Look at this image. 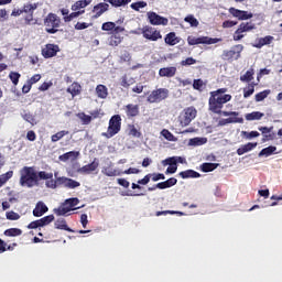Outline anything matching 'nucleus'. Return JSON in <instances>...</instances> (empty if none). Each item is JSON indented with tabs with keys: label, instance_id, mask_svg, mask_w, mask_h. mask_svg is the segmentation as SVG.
<instances>
[{
	"label": "nucleus",
	"instance_id": "obj_1",
	"mask_svg": "<svg viewBox=\"0 0 282 282\" xmlns=\"http://www.w3.org/2000/svg\"><path fill=\"white\" fill-rule=\"evenodd\" d=\"M39 184V175L35 173L34 167L24 166L20 170V185L32 188Z\"/></svg>",
	"mask_w": 282,
	"mask_h": 282
},
{
	"label": "nucleus",
	"instance_id": "obj_2",
	"mask_svg": "<svg viewBox=\"0 0 282 282\" xmlns=\"http://www.w3.org/2000/svg\"><path fill=\"white\" fill-rule=\"evenodd\" d=\"M230 100H232V96L230 95H218L210 93L209 111H213V113H221L224 105H226V102H230Z\"/></svg>",
	"mask_w": 282,
	"mask_h": 282
},
{
	"label": "nucleus",
	"instance_id": "obj_3",
	"mask_svg": "<svg viewBox=\"0 0 282 282\" xmlns=\"http://www.w3.org/2000/svg\"><path fill=\"white\" fill-rule=\"evenodd\" d=\"M79 202L80 200H78V198H68L58 208H55L54 213L57 217H65V215L70 213V210H78V208H80L76 207Z\"/></svg>",
	"mask_w": 282,
	"mask_h": 282
},
{
	"label": "nucleus",
	"instance_id": "obj_4",
	"mask_svg": "<svg viewBox=\"0 0 282 282\" xmlns=\"http://www.w3.org/2000/svg\"><path fill=\"white\" fill-rule=\"evenodd\" d=\"M121 121H122V118H120V115L112 116L111 119L109 120L108 130L107 132H104L102 135L109 139L120 133Z\"/></svg>",
	"mask_w": 282,
	"mask_h": 282
},
{
	"label": "nucleus",
	"instance_id": "obj_5",
	"mask_svg": "<svg viewBox=\"0 0 282 282\" xmlns=\"http://www.w3.org/2000/svg\"><path fill=\"white\" fill-rule=\"evenodd\" d=\"M44 25L48 34H56L58 32L56 28H61V18L55 13H48L44 20Z\"/></svg>",
	"mask_w": 282,
	"mask_h": 282
},
{
	"label": "nucleus",
	"instance_id": "obj_6",
	"mask_svg": "<svg viewBox=\"0 0 282 282\" xmlns=\"http://www.w3.org/2000/svg\"><path fill=\"white\" fill-rule=\"evenodd\" d=\"M188 45H215V43H221V39L218 37H209V36H200L196 37L189 35L187 37Z\"/></svg>",
	"mask_w": 282,
	"mask_h": 282
},
{
	"label": "nucleus",
	"instance_id": "obj_7",
	"mask_svg": "<svg viewBox=\"0 0 282 282\" xmlns=\"http://www.w3.org/2000/svg\"><path fill=\"white\" fill-rule=\"evenodd\" d=\"M241 52H243V45L238 44L234 47H231V50H226L223 52L221 58L223 61H239V58H241Z\"/></svg>",
	"mask_w": 282,
	"mask_h": 282
},
{
	"label": "nucleus",
	"instance_id": "obj_8",
	"mask_svg": "<svg viewBox=\"0 0 282 282\" xmlns=\"http://www.w3.org/2000/svg\"><path fill=\"white\" fill-rule=\"evenodd\" d=\"M141 34L143 35V39H147V41H160L162 39V33L150 25H145L141 29Z\"/></svg>",
	"mask_w": 282,
	"mask_h": 282
},
{
	"label": "nucleus",
	"instance_id": "obj_9",
	"mask_svg": "<svg viewBox=\"0 0 282 282\" xmlns=\"http://www.w3.org/2000/svg\"><path fill=\"white\" fill-rule=\"evenodd\" d=\"M197 116V110L194 107L186 108L180 116V122L182 127H188L189 122H193Z\"/></svg>",
	"mask_w": 282,
	"mask_h": 282
},
{
	"label": "nucleus",
	"instance_id": "obj_10",
	"mask_svg": "<svg viewBox=\"0 0 282 282\" xmlns=\"http://www.w3.org/2000/svg\"><path fill=\"white\" fill-rule=\"evenodd\" d=\"M169 98V89L166 88H159L156 90H153L148 96V102H162V100H166Z\"/></svg>",
	"mask_w": 282,
	"mask_h": 282
},
{
	"label": "nucleus",
	"instance_id": "obj_11",
	"mask_svg": "<svg viewBox=\"0 0 282 282\" xmlns=\"http://www.w3.org/2000/svg\"><path fill=\"white\" fill-rule=\"evenodd\" d=\"M147 14L149 23H151V25H169V19L151 11Z\"/></svg>",
	"mask_w": 282,
	"mask_h": 282
},
{
	"label": "nucleus",
	"instance_id": "obj_12",
	"mask_svg": "<svg viewBox=\"0 0 282 282\" xmlns=\"http://www.w3.org/2000/svg\"><path fill=\"white\" fill-rule=\"evenodd\" d=\"M229 13L238 21H248V19H252V13L236 8H230Z\"/></svg>",
	"mask_w": 282,
	"mask_h": 282
},
{
	"label": "nucleus",
	"instance_id": "obj_13",
	"mask_svg": "<svg viewBox=\"0 0 282 282\" xmlns=\"http://www.w3.org/2000/svg\"><path fill=\"white\" fill-rule=\"evenodd\" d=\"M58 52H59L58 45L46 44L45 47L42 48V56H44V58H53V56H56Z\"/></svg>",
	"mask_w": 282,
	"mask_h": 282
},
{
	"label": "nucleus",
	"instance_id": "obj_14",
	"mask_svg": "<svg viewBox=\"0 0 282 282\" xmlns=\"http://www.w3.org/2000/svg\"><path fill=\"white\" fill-rule=\"evenodd\" d=\"M221 116H225L230 121V124H243V117H239V112L237 111H223Z\"/></svg>",
	"mask_w": 282,
	"mask_h": 282
},
{
	"label": "nucleus",
	"instance_id": "obj_15",
	"mask_svg": "<svg viewBox=\"0 0 282 282\" xmlns=\"http://www.w3.org/2000/svg\"><path fill=\"white\" fill-rule=\"evenodd\" d=\"M100 166V163L97 159H95L91 163L84 165L78 170V173H83L84 175H89V173H94Z\"/></svg>",
	"mask_w": 282,
	"mask_h": 282
},
{
	"label": "nucleus",
	"instance_id": "obj_16",
	"mask_svg": "<svg viewBox=\"0 0 282 282\" xmlns=\"http://www.w3.org/2000/svg\"><path fill=\"white\" fill-rule=\"evenodd\" d=\"M57 182L62 186H65V188H78V186H80V183H78V181L67 178L65 176L58 177Z\"/></svg>",
	"mask_w": 282,
	"mask_h": 282
},
{
	"label": "nucleus",
	"instance_id": "obj_17",
	"mask_svg": "<svg viewBox=\"0 0 282 282\" xmlns=\"http://www.w3.org/2000/svg\"><path fill=\"white\" fill-rule=\"evenodd\" d=\"M175 74H177V67L175 66L163 67L159 70V76L161 78H173Z\"/></svg>",
	"mask_w": 282,
	"mask_h": 282
},
{
	"label": "nucleus",
	"instance_id": "obj_18",
	"mask_svg": "<svg viewBox=\"0 0 282 282\" xmlns=\"http://www.w3.org/2000/svg\"><path fill=\"white\" fill-rule=\"evenodd\" d=\"M101 173H102L104 175H106V177H118V176L122 175V171L116 170V169H113V166H111V165L104 166V167L101 169Z\"/></svg>",
	"mask_w": 282,
	"mask_h": 282
},
{
	"label": "nucleus",
	"instance_id": "obj_19",
	"mask_svg": "<svg viewBox=\"0 0 282 282\" xmlns=\"http://www.w3.org/2000/svg\"><path fill=\"white\" fill-rule=\"evenodd\" d=\"M50 208H47V205L43 202H39L33 209L34 217H43L45 213H47Z\"/></svg>",
	"mask_w": 282,
	"mask_h": 282
},
{
	"label": "nucleus",
	"instance_id": "obj_20",
	"mask_svg": "<svg viewBox=\"0 0 282 282\" xmlns=\"http://www.w3.org/2000/svg\"><path fill=\"white\" fill-rule=\"evenodd\" d=\"M107 10H109V4L101 2L97 6L94 7L93 12H95V19H98V17H102V14H105V12H107Z\"/></svg>",
	"mask_w": 282,
	"mask_h": 282
},
{
	"label": "nucleus",
	"instance_id": "obj_21",
	"mask_svg": "<svg viewBox=\"0 0 282 282\" xmlns=\"http://www.w3.org/2000/svg\"><path fill=\"white\" fill-rule=\"evenodd\" d=\"M186 164V159L182 156H171L162 161L164 166H169V164Z\"/></svg>",
	"mask_w": 282,
	"mask_h": 282
},
{
	"label": "nucleus",
	"instance_id": "obj_22",
	"mask_svg": "<svg viewBox=\"0 0 282 282\" xmlns=\"http://www.w3.org/2000/svg\"><path fill=\"white\" fill-rule=\"evenodd\" d=\"M78 155H80L79 152L70 151V152L59 155L58 160L61 162H69V161L74 162V160H76V158H78Z\"/></svg>",
	"mask_w": 282,
	"mask_h": 282
},
{
	"label": "nucleus",
	"instance_id": "obj_23",
	"mask_svg": "<svg viewBox=\"0 0 282 282\" xmlns=\"http://www.w3.org/2000/svg\"><path fill=\"white\" fill-rule=\"evenodd\" d=\"M91 3V0H78L72 6L73 12H80L84 8H87Z\"/></svg>",
	"mask_w": 282,
	"mask_h": 282
},
{
	"label": "nucleus",
	"instance_id": "obj_24",
	"mask_svg": "<svg viewBox=\"0 0 282 282\" xmlns=\"http://www.w3.org/2000/svg\"><path fill=\"white\" fill-rule=\"evenodd\" d=\"M165 44L166 45H177V43H180V37H177V35L175 34V32H170L165 35L164 37Z\"/></svg>",
	"mask_w": 282,
	"mask_h": 282
},
{
	"label": "nucleus",
	"instance_id": "obj_25",
	"mask_svg": "<svg viewBox=\"0 0 282 282\" xmlns=\"http://www.w3.org/2000/svg\"><path fill=\"white\" fill-rule=\"evenodd\" d=\"M257 142L252 143V142H249L245 145H241L238 150H237V154L238 155H243L246 153H249V151H252L253 149H257Z\"/></svg>",
	"mask_w": 282,
	"mask_h": 282
},
{
	"label": "nucleus",
	"instance_id": "obj_26",
	"mask_svg": "<svg viewBox=\"0 0 282 282\" xmlns=\"http://www.w3.org/2000/svg\"><path fill=\"white\" fill-rule=\"evenodd\" d=\"M180 177H182V180L197 178L202 177V174L194 170H186L180 173Z\"/></svg>",
	"mask_w": 282,
	"mask_h": 282
},
{
	"label": "nucleus",
	"instance_id": "obj_27",
	"mask_svg": "<svg viewBox=\"0 0 282 282\" xmlns=\"http://www.w3.org/2000/svg\"><path fill=\"white\" fill-rule=\"evenodd\" d=\"M274 153H276V147L270 145L268 148L262 149L259 152L258 158H270V155H274Z\"/></svg>",
	"mask_w": 282,
	"mask_h": 282
},
{
	"label": "nucleus",
	"instance_id": "obj_28",
	"mask_svg": "<svg viewBox=\"0 0 282 282\" xmlns=\"http://www.w3.org/2000/svg\"><path fill=\"white\" fill-rule=\"evenodd\" d=\"M120 85L121 87H124V89H129L131 85H135V79L133 77H129V75H123L120 78Z\"/></svg>",
	"mask_w": 282,
	"mask_h": 282
},
{
	"label": "nucleus",
	"instance_id": "obj_29",
	"mask_svg": "<svg viewBox=\"0 0 282 282\" xmlns=\"http://www.w3.org/2000/svg\"><path fill=\"white\" fill-rule=\"evenodd\" d=\"M54 225L57 230H66L67 232H74L72 228L67 227V221L64 218H58Z\"/></svg>",
	"mask_w": 282,
	"mask_h": 282
},
{
	"label": "nucleus",
	"instance_id": "obj_30",
	"mask_svg": "<svg viewBox=\"0 0 282 282\" xmlns=\"http://www.w3.org/2000/svg\"><path fill=\"white\" fill-rule=\"evenodd\" d=\"M251 30H254V23L252 22H247V23H241L239 28L237 29L236 34H243V32H251Z\"/></svg>",
	"mask_w": 282,
	"mask_h": 282
},
{
	"label": "nucleus",
	"instance_id": "obj_31",
	"mask_svg": "<svg viewBox=\"0 0 282 282\" xmlns=\"http://www.w3.org/2000/svg\"><path fill=\"white\" fill-rule=\"evenodd\" d=\"M96 94L98 98H101L102 100H105V98L109 96V89L105 85H98L96 87Z\"/></svg>",
	"mask_w": 282,
	"mask_h": 282
},
{
	"label": "nucleus",
	"instance_id": "obj_32",
	"mask_svg": "<svg viewBox=\"0 0 282 282\" xmlns=\"http://www.w3.org/2000/svg\"><path fill=\"white\" fill-rule=\"evenodd\" d=\"M206 142H208V139L196 137V138L189 139L188 145L189 147H202V145L206 144Z\"/></svg>",
	"mask_w": 282,
	"mask_h": 282
},
{
	"label": "nucleus",
	"instance_id": "obj_33",
	"mask_svg": "<svg viewBox=\"0 0 282 282\" xmlns=\"http://www.w3.org/2000/svg\"><path fill=\"white\" fill-rule=\"evenodd\" d=\"M274 41V37L271 35H268L265 37H261L258 40V44L254 45V47L261 48L263 45H270Z\"/></svg>",
	"mask_w": 282,
	"mask_h": 282
},
{
	"label": "nucleus",
	"instance_id": "obj_34",
	"mask_svg": "<svg viewBox=\"0 0 282 282\" xmlns=\"http://www.w3.org/2000/svg\"><path fill=\"white\" fill-rule=\"evenodd\" d=\"M263 116H265L263 112L253 111V112L247 113L245 118L246 120L252 121V120H261Z\"/></svg>",
	"mask_w": 282,
	"mask_h": 282
},
{
	"label": "nucleus",
	"instance_id": "obj_35",
	"mask_svg": "<svg viewBox=\"0 0 282 282\" xmlns=\"http://www.w3.org/2000/svg\"><path fill=\"white\" fill-rule=\"evenodd\" d=\"M6 237H21L23 235V230L19 228H10L4 231Z\"/></svg>",
	"mask_w": 282,
	"mask_h": 282
},
{
	"label": "nucleus",
	"instance_id": "obj_36",
	"mask_svg": "<svg viewBox=\"0 0 282 282\" xmlns=\"http://www.w3.org/2000/svg\"><path fill=\"white\" fill-rule=\"evenodd\" d=\"M219 166L218 163H203L200 169L203 173H210L212 171H215Z\"/></svg>",
	"mask_w": 282,
	"mask_h": 282
},
{
	"label": "nucleus",
	"instance_id": "obj_37",
	"mask_svg": "<svg viewBox=\"0 0 282 282\" xmlns=\"http://www.w3.org/2000/svg\"><path fill=\"white\" fill-rule=\"evenodd\" d=\"M127 109V116L135 117L139 113L138 105H128L126 106Z\"/></svg>",
	"mask_w": 282,
	"mask_h": 282
},
{
	"label": "nucleus",
	"instance_id": "obj_38",
	"mask_svg": "<svg viewBox=\"0 0 282 282\" xmlns=\"http://www.w3.org/2000/svg\"><path fill=\"white\" fill-rule=\"evenodd\" d=\"M80 14H85V10L75 11V12L70 13L69 15L64 17V21H65V23H69L70 21H74V19H78V17H80Z\"/></svg>",
	"mask_w": 282,
	"mask_h": 282
},
{
	"label": "nucleus",
	"instance_id": "obj_39",
	"mask_svg": "<svg viewBox=\"0 0 282 282\" xmlns=\"http://www.w3.org/2000/svg\"><path fill=\"white\" fill-rule=\"evenodd\" d=\"M184 21L185 23H189L191 28H197L199 25V21L193 14L185 17Z\"/></svg>",
	"mask_w": 282,
	"mask_h": 282
},
{
	"label": "nucleus",
	"instance_id": "obj_40",
	"mask_svg": "<svg viewBox=\"0 0 282 282\" xmlns=\"http://www.w3.org/2000/svg\"><path fill=\"white\" fill-rule=\"evenodd\" d=\"M253 76H254V69L251 68V69L247 70L245 75L240 76V80L242 83H250V80H252Z\"/></svg>",
	"mask_w": 282,
	"mask_h": 282
},
{
	"label": "nucleus",
	"instance_id": "obj_41",
	"mask_svg": "<svg viewBox=\"0 0 282 282\" xmlns=\"http://www.w3.org/2000/svg\"><path fill=\"white\" fill-rule=\"evenodd\" d=\"M14 175L13 171H9L4 174L0 175V188L1 186H3V184H6V182H8V180H12V176Z\"/></svg>",
	"mask_w": 282,
	"mask_h": 282
},
{
	"label": "nucleus",
	"instance_id": "obj_42",
	"mask_svg": "<svg viewBox=\"0 0 282 282\" xmlns=\"http://www.w3.org/2000/svg\"><path fill=\"white\" fill-rule=\"evenodd\" d=\"M67 91L73 96H78V94H80V86L78 85V83H73L70 87L67 88Z\"/></svg>",
	"mask_w": 282,
	"mask_h": 282
},
{
	"label": "nucleus",
	"instance_id": "obj_43",
	"mask_svg": "<svg viewBox=\"0 0 282 282\" xmlns=\"http://www.w3.org/2000/svg\"><path fill=\"white\" fill-rule=\"evenodd\" d=\"M108 43L112 47H118V45H120V43H122V37H120L118 35H112L109 37Z\"/></svg>",
	"mask_w": 282,
	"mask_h": 282
},
{
	"label": "nucleus",
	"instance_id": "obj_44",
	"mask_svg": "<svg viewBox=\"0 0 282 282\" xmlns=\"http://www.w3.org/2000/svg\"><path fill=\"white\" fill-rule=\"evenodd\" d=\"M69 131L62 130L51 137L52 142H58V140H63L65 135H67Z\"/></svg>",
	"mask_w": 282,
	"mask_h": 282
},
{
	"label": "nucleus",
	"instance_id": "obj_45",
	"mask_svg": "<svg viewBox=\"0 0 282 282\" xmlns=\"http://www.w3.org/2000/svg\"><path fill=\"white\" fill-rule=\"evenodd\" d=\"M161 135H163V138H165V140H169V142H176L177 138H175V135H173V133H171V131L164 129L161 131Z\"/></svg>",
	"mask_w": 282,
	"mask_h": 282
},
{
	"label": "nucleus",
	"instance_id": "obj_46",
	"mask_svg": "<svg viewBox=\"0 0 282 282\" xmlns=\"http://www.w3.org/2000/svg\"><path fill=\"white\" fill-rule=\"evenodd\" d=\"M77 118H79L83 124H89L91 122V116L86 115L85 112L77 113Z\"/></svg>",
	"mask_w": 282,
	"mask_h": 282
},
{
	"label": "nucleus",
	"instance_id": "obj_47",
	"mask_svg": "<svg viewBox=\"0 0 282 282\" xmlns=\"http://www.w3.org/2000/svg\"><path fill=\"white\" fill-rule=\"evenodd\" d=\"M53 220H54V215H48L39 219L41 228H43V226H48V224H52Z\"/></svg>",
	"mask_w": 282,
	"mask_h": 282
},
{
	"label": "nucleus",
	"instance_id": "obj_48",
	"mask_svg": "<svg viewBox=\"0 0 282 282\" xmlns=\"http://www.w3.org/2000/svg\"><path fill=\"white\" fill-rule=\"evenodd\" d=\"M6 217L9 221H18V219H21V215L15 212H7Z\"/></svg>",
	"mask_w": 282,
	"mask_h": 282
},
{
	"label": "nucleus",
	"instance_id": "obj_49",
	"mask_svg": "<svg viewBox=\"0 0 282 282\" xmlns=\"http://www.w3.org/2000/svg\"><path fill=\"white\" fill-rule=\"evenodd\" d=\"M267 96H270V90H264L256 95V102L265 100Z\"/></svg>",
	"mask_w": 282,
	"mask_h": 282
},
{
	"label": "nucleus",
	"instance_id": "obj_50",
	"mask_svg": "<svg viewBox=\"0 0 282 282\" xmlns=\"http://www.w3.org/2000/svg\"><path fill=\"white\" fill-rule=\"evenodd\" d=\"M129 129V135H133V138H140V135H142V133H140V131H138V128H135V126L130 124L128 126Z\"/></svg>",
	"mask_w": 282,
	"mask_h": 282
},
{
	"label": "nucleus",
	"instance_id": "obj_51",
	"mask_svg": "<svg viewBox=\"0 0 282 282\" xmlns=\"http://www.w3.org/2000/svg\"><path fill=\"white\" fill-rule=\"evenodd\" d=\"M45 186L46 188H56V186H61V184H58V177L56 178V181H54L53 178H48L45 182Z\"/></svg>",
	"mask_w": 282,
	"mask_h": 282
},
{
	"label": "nucleus",
	"instance_id": "obj_52",
	"mask_svg": "<svg viewBox=\"0 0 282 282\" xmlns=\"http://www.w3.org/2000/svg\"><path fill=\"white\" fill-rule=\"evenodd\" d=\"M130 8H132V10H135V12H140V9L147 8V2L144 1L134 2L130 6Z\"/></svg>",
	"mask_w": 282,
	"mask_h": 282
},
{
	"label": "nucleus",
	"instance_id": "obj_53",
	"mask_svg": "<svg viewBox=\"0 0 282 282\" xmlns=\"http://www.w3.org/2000/svg\"><path fill=\"white\" fill-rule=\"evenodd\" d=\"M9 78L13 83V85H19V78H21V74L17 72H11L9 74Z\"/></svg>",
	"mask_w": 282,
	"mask_h": 282
},
{
	"label": "nucleus",
	"instance_id": "obj_54",
	"mask_svg": "<svg viewBox=\"0 0 282 282\" xmlns=\"http://www.w3.org/2000/svg\"><path fill=\"white\" fill-rule=\"evenodd\" d=\"M37 177H40V180H46V182H47L48 180H52L54 177V174L47 173L45 171H41V172H39Z\"/></svg>",
	"mask_w": 282,
	"mask_h": 282
},
{
	"label": "nucleus",
	"instance_id": "obj_55",
	"mask_svg": "<svg viewBox=\"0 0 282 282\" xmlns=\"http://www.w3.org/2000/svg\"><path fill=\"white\" fill-rule=\"evenodd\" d=\"M127 3H131V0H112L111 6H113V8H122V6H127Z\"/></svg>",
	"mask_w": 282,
	"mask_h": 282
},
{
	"label": "nucleus",
	"instance_id": "obj_56",
	"mask_svg": "<svg viewBox=\"0 0 282 282\" xmlns=\"http://www.w3.org/2000/svg\"><path fill=\"white\" fill-rule=\"evenodd\" d=\"M116 28V23L113 22H106L101 25V30L104 32H111V30H113Z\"/></svg>",
	"mask_w": 282,
	"mask_h": 282
},
{
	"label": "nucleus",
	"instance_id": "obj_57",
	"mask_svg": "<svg viewBox=\"0 0 282 282\" xmlns=\"http://www.w3.org/2000/svg\"><path fill=\"white\" fill-rule=\"evenodd\" d=\"M242 135H245V138H247V140H252V138H259V132L258 131H242L241 132Z\"/></svg>",
	"mask_w": 282,
	"mask_h": 282
},
{
	"label": "nucleus",
	"instance_id": "obj_58",
	"mask_svg": "<svg viewBox=\"0 0 282 282\" xmlns=\"http://www.w3.org/2000/svg\"><path fill=\"white\" fill-rule=\"evenodd\" d=\"M167 169L165 171L166 175H173L174 173H177V164H167Z\"/></svg>",
	"mask_w": 282,
	"mask_h": 282
},
{
	"label": "nucleus",
	"instance_id": "obj_59",
	"mask_svg": "<svg viewBox=\"0 0 282 282\" xmlns=\"http://www.w3.org/2000/svg\"><path fill=\"white\" fill-rule=\"evenodd\" d=\"M87 28H91V23L77 22L75 24V30H87Z\"/></svg>",
	"mask_w": 282,
	"mask_h": 282
},
{
	"label": "nucleus",
	"instance_id": "obj_60",
	"mask_svg": "<svg viewBox=\"0 0 282 282\" xmlns=\"http://www.w3.org/2000/svg\"><path fill=\"white\" fill-rule=\"evenodd\" d=\"M194 89H197L198 91H202L204 89V80L202 79H195L193 83Z\"/></svg>",
	"mask_w": 282,
	"mask_h": 282
},
{
	"label": "nucleus",
	"instance_id": "obj_61",
	"mask_svg": "<svg viewBox=\"0 0 282 282\" xmlns=\"http://www.w3.org/2000/svg\"><path fill=\"white\" fill-rule=\"evenodd\" d=\"M254 94V86H249L243 90V98H250Z\"/></svg>",
	"mask_w": 282,
	"mask_h": 282
},
{
	"label": "nucleus",
	"instance_id": "obj_62",
	"mask_svg": "<svg viewBox=\"0 0 282 282\" xmlns=\"http://www.w3.org/2000/svg\"><path fill=\"white\" fill-rule=\"evenodd\" d=\"M195 63H197V59L193 58V57H187L185 61L181 62V65H183L184 67L188 66V65H195Z\"/></svg>",
	"mask_w": 282,
	"mask_h": 282
},
{
	"label": "nucleus",
	"instance_id": "obj_63",
	"mask_svg": "<svg viewBox=\"0 0 282 282\" xmlns=\"http://www.w3.org/2000/svg\"><path fill=\"white\" fill-rule=\"evenodd\" d=\"M152 182H160V180H166V176L162 173H153L151 174Z\"/></svg>",
	"mask_w": 282,
	"mask_h": 282
},
{
	"label": "nucleus",
	"instance_id": "obj_64",
	"mask_svg": "<svg viewBox=\"0 0 282 282\" xmlns=\"http://www.w3.org/2000/svg\"><path fill=\"white\" fill-rule=\"evenodd\" d=\"M39 80H41V75L40 74H35L33 75L28 83L33 86L34 84L39 83Z\"/></svg>",
	"mask_w": 282,
	"mask_h": 282
}]
</instances>
